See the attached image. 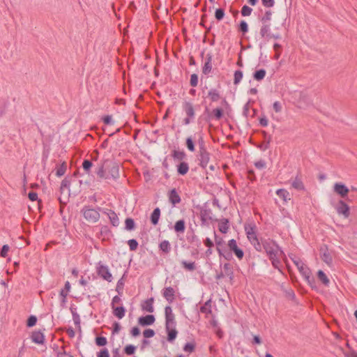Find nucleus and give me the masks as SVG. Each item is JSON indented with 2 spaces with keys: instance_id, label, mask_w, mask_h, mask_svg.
Instances as JSON below:
<instances>
[{
  "instance_id": "nucleus-23",
  "label": "nucleus",
  "mask_w": 357,
  "mask_h": 357,
  "mask_svg": "<svg viewBox=\"0 0 357 357\" xmlns=\"http://www.w3.org/2000/svg\"><path fill=\"white\" fill-rule=\"evenodd\" d=\"M318 280L325 286L328 287L330 284V280L326 274L321 270L317 272Z\"/></svg>"
},
{
  "instance_id": "nucleus-57",
  "label": "nucleus",
  "mask_w": 357,
  "mask_h": 357,
  "mask_svg": "<svg viewBox=\"0 0 357 357\" xmlns=\"http://www.w3.org/2000/svg\"><path fill=\"white\" fill-rule=\"evenodd\" d=\"M97 357H109V354L107 349L105 348L98 354Z\"/></svg>"
},
{
  "instance_id": "nucleus-38",
  "label": "nucleus",
  "mask_w": 357,
  "mask_h": 357,
  "mask_svg": "<svg viewBox=\"0 0 357 357\" xmlns=\"http://www.w3.org/2000/svg\"><path fill=\"white\" fill-rule=\"evenodd\" d=\"M107 340L105 337H97L96 338V344L99 347H103L106 345Z\"/></svg>"
},
{
  "instance_id": "nucleus-60",
  "label": "nucleus",
  "mask_w": 357,
  "mask_h": 357,
  "mask_svg": "<svg viewBox=\"0 0 357 357\" xmlns=\"http://www.w3.org/2000/svg\"><path fill=\"white\" fill-rule=\"evenodd\" d=\"M103 120V122L105 124H107V125H109V124H113L114 122L112 121V118L111 116H105L103 117L102 119Z\"/></svg>"
},
{
  "instance_id": "nucleus-28",
  "label": "nucleus",
  "mask_w": 357,
  "mask_h": 357,
  "mask_svg": "<svg viewBox=\"0 0 357 357\" xmlns=\"http://www.w3.org/2000/svg\"><path fill=\"white\" fill-rule=\"evenodd\" d=\"M266 75V70L264 69H260V70H257L254 73L253 77L257 81H261L265 77Z\"/></svg>"
},
{
  "instance_id": "nucleus-35",
  "label": "nucleus",
  "mask_w": 357,
  "mask_h": 357,
  "mask_svg": "<svg viewBox=\"0 0 357 357\" xmlns=\"http://www.w3.org/2000/svg\"><path fill=\"white\" fill-rule=\"evenodd\" d=\"M281 45L278 43H275L273 45V50L275 51L274 59L278 60L281 56Z\"/></svg>"
},
{
  "instance_id": "nucleus-52",
  "label": "nucleus",
  "mask_w": 357,
  "mask_h": 357,
  "mask_svg": "<svg viewBox=\"0 0 357 357\" xmlns=\"http://www.w3.org/2000/svg\"><path fill=\"white\" fill-rule=\"evenodd\" d=\"M143 335H144V337L150 338V337H152L154 336L155 332L153 330L149 328V329H146L143 332Z\"/></svg>"
},
{
  "instance_id": "nucleus-37",
  "label": "nucleus",
  "mask_w": 357,
  "mask_h": 357,
  "mask_svg": "<svg viewBox=\"0 0 357 357\" xmlns=\"http://www.w3.org/2000/svg\"><path fill=\"white\" fill-rule=\"evenodd\" d=\"M109 218L110 219L111 223L114 226H117L119 225V218L114 212H111L109 214Z\"/></svg>"
},
{
  "instance_id": "nucleus-11",
  "label": "nucleus",
  "mask_w": 357,
  "mask_h": 357,
  "mask_svg": "<svg viewBox=\"0 0 357 357\" xmlns=\"http://www.w3.org/2000/svg\"><path fill=\"white\" fill-rule=\"evenodd\" d=\"M163 297L169 303H172L175 300V290L172 287H166L162 291Z\"/></svg>"
},
{
  "instance_id": "nucleus-27",
  "label": "nucleus",
  "mask_w": 357,
  "mask_h": 357,
  "mask_svg": "<svg viewBox=\"0 0 357 357\" xmlns=\"http://www.w3.org/2000/svg\"><path fill=\"white\" fill-rule=\"evenodd\" d=\"M181 265L183 268L186 271H193L196 269V264L194 261H182Z\"/></svg>"
},
{
  "instance_id": "nucleus-10",
  "label": "nucleus",
  "mask_w": 357,
  "mask_h": 357,
  "mask_svg": "<svg viewBox=\"0 0 357 357\" xmlns=\"http://www.w3.org/2000/svg\"><path fill=\"white\" fill-rule=\"evenodd\" d=\"M228 247L232 251L238 259H242L244 256L243 251L238 248L237 242L234 239H231L228 242Z\"/></svg>"
},
{
  "instance_id": "nucleus-31",
  "label": "nucleus",
  "mask_w": 357,
  "mask_h": 357,
  "mask_svg": "<svg viewBox=\"0 0 357 357\" xmlns=\"http://www.w3.org/2000/svg\"><path fill=\"white\" fill-rule=\"evenodd\" d=\"M159 247H160V249L165 253H168L171 250V246H170L169 242L168 241H165V240L160 243Z\"/></svg>"
},
{
  "instance_id": "nucleus-9",
  "label": "nucleus",
  "mask_w": 357,
  "mask_h": 357,
  "mask_svg": "<svg viewBox=\"0 0 357 357\" xmlns=\"http://www.w3.org/2000/svg\"><path fill=\"white\" fill-rule=\"evenodd\" d=\"M333 191L342 198H345L349 192V188L342 183H335L333 185Z\"/></svg>"
},
{
  "instance_id": "nucleus-1",
  "label": "nucleus",
  "mask_w": 357,
  "mask_h": 357,
  "mask_svg": "<svg viewBox=\"0 0 357 357\" xmlns=\"http://www.w3.org/2000/svg\"><path fill=\"white\" fill-rule=\"evenodd\" d=\"M263 247L271 261L273 266L281 271V261L283 260L286 262V257L283 251L274 241L271 240L265 241L263 243Z\"/></svg>"
},
{
  "instance_id": "nucleus-53",
  "label": "nucleus",
  "mask_w": 357,
  "mask_h": 357,
  "mask_svg": "<svg viewBox=\"0 0 357 357\" xmlns=\"http://www.w3.org/2000/svg\"><path fill=\"white\" fill-rule=\"evenodd\" d=\"M190 82L192 86H196L197 85L198 77L196 74L191 75Z\"/></svg>"
},
{
  "instance_id": "nucleus-8",
  "label": "nucleus",
  "mask_w": 357,
  "mask_h": 357,
  "mask_svg": "<svg viewBox=\"0 0 357 357\" xmlns=\"http://www.w3.org/2000/svg\"><path fill=\"white\" fill-rule=\"evenodd\" d=\"M97 273L100 277L107 282L112 281V275L107 266L100 264L97 268Z\"/></svg>"
},
{
  "instance_id": "nucleus-63",
  "label": "nucleus",
  "mask_w": 357,
  "mask_h": 357,
  "mask_svg": "<svg viewBox=\"0 0 357 357\" xmlns=\"http://www.w3.org/2000/svg\"><path fill=\"white\" fill-rule=\"evenodd\" d=\"M130 333L132 336L136 337L139 335L140 331L139 329L137 327H133L131 329Z\"/></svg>"
},
{
  "instance_id": "nucleus-22",
  "label": "nucleus",
  "mask_w": 357,
  "mask_h": 357,
  "mask_svg": "<svg viewBox=\"0 0 357 357\" xmlns=\"http://www.w3.org/2000/svg\"><path fill=\"white\" fill-rule=\"evenodd\" d=\"M153 298H151L146 300L142 305L143 310L148 312H153Z\"/></svg>"
},
{
  "instance_id": "nucleus-64",
  "label": "nucleus",
  "mask_w": 357,
  "mask_h": 357,
  "mask_svg": "<svg viewBox=\"0 0 357 357\" xmlns=\"http://www.w3.org/2000/svg\"><path fill=\"white\" fill-rule=\"evenodd\" d=\"M97 174L100 178H103L105 176V170L103 166H101L97 172Z\"/></svg>"
},
{
  "instance_id": "nucleus-4",
  "label": "nucleus",
  "mask_w": 357,
  "mask_h": 357,
  "mask_svg": "<svg viewBox=\"0 0 357 357\" xmlns=\"http://www.w3.org/2000/svg\"><path fill=\"white\" fill-rule=\"evenodd\" d=\"M182 109L185 115L183 123L184 125H188L195 117V111L193 104L190 102L185 101L182 104Z\"/></svg>"
},
{
  "instance_id": "nucleus-61",
  "label": "nucleus",
  "mask_w": 357,
  "mask_h": 357,
  "mask_svg": "<svg viewBox=\"0 0 357 357\" xmlns=\"http://www.w3.org/2000/svg\"><path fill=\"white\" fill-rule=\"evenodd\" d=\"M28 197L31 201H36L38 199V194L35 192H30Z\"/></svg>"
},
{
  "instance_id": "nucleus-33",
  "label": "nucleus",
  "mask_w": 357,
  "mask_h": 357,
  "mask_svg": "<svg viewBox=\"0 0 357 357\" xmlns=\"http://www.w3.org/2000/svg\"><path fill=\"white\" fill-rule=\"evenodd\" d=\"M243 72L241 70H236L234 75V84H238L243 79Z\"/></svg>"
},
{
  "instance_id": "nucleus-26",
  "label": "nucleus",
  "mask_w": 357,
  "mask_h": 357,
  "mask_svg": "<svg viewBox=\"0 0 357 357\" xmlns=\"http://www.w3.org/2000/svg\"><path fill=\"white\" fill-rule=\"evenodd\" d=\"M160 216V210L159 208H156L153 210L151 216V220L153 225H156L158 223L159 219Z\"/></svg>"
},
{
  "instance_id": "nucleus-6",
  "label": "nucleus",
  "mask_w": 357,
  "mask_h": 357,
  "mask_svg": "<svg viewBox=\"0 0 357 357\" xmlns=\"http://www.w3.org/2000/svg\"><path fill=\"white\" fill-rule=\"evenodd\" d=\"M335 208L338 215H342L344 218H347L350 215V208L343 200H339L335 206Z\"/></svg>"
},
{
  "instance_id": "nucleus-18",
  "label": "nucleus",
  "mask_w": 357,
  "mask_h": 357,
  "mask_svg": "<svg viewBox=\"0 0 357 357\" xmlns=\"http://www.w3.org/2000/svg\"><path fill=\"white\" fill-rule=\"evenodd\" d=\"M169 200L173 204L176 205L181 202V197L175 189H172L169 193Z\"/></svg>"
},
{
  "instance_id": "nucleus-46",
  "label": "nucleus",
  "mask_w": 357,
  "mask_h": 357,
  "mask_svg": "<svg viewBox=\"0 0 357 357\" xmlns=\"http://www.w3.org/2000/svg\"><path fill=\"white\" fill-rule=\"evenodd\" d=\"M10 250V247L8 245H3L1 250L0 252V256L1 257H6L8 256V253Z\"/></svg>"
},
{
  "instance_id": "nucleus-21",
  "label": "nucleus",
  "mask_w": 357,
  "mask_h": 357,
  "mask_svg": "<svg viewBox=\"0 0 357 357\" xmlns=\"http://www.w3.org/2000/svg\"><path fill=\"white\" fill-rule=\"evenodd\" d=\"M31 340L37 344H43L45 341V337L40 331H35L32 333Z\"/></svg>"
},
{
  "instance_id": "nucleus-5",
  "label": "nucleus",
  "mask_w": 357,
  "mask_h": 357,
  "mask_svg": "<svg viewBox=\"0 0 357 357\" xmlns=\"http://www.w3.org/2000/svg\"><path fill=\"white\" fill-rule=\"evenodd\" d=\"M81 213L84 218L89 222H96L100 218L99 211L89 206L84 207Z\"/></svg>"
},
{
  "instance_id": "nucleus-15",
  "label": "nucleus",
  "mask_w": 357,
  "mask_h": 357,
  "mask_svg": "<svg viewBox=\"0 0 357 357\" xmlns=\"http://www.w3.org/2000/svg\"><path fill=\"white\" fill-rule=\"evenodd\" d=\"M260 35L261 36L262 38H264L266 40H268V39L271 38L272 37L275 38H278V36H272L271 34V28H270L269 24H264L261 26V28L260 29Z\"/></svg>"
},
{
  "instance_id": "nucleus-58",
  "label": "nucleus",
  "mask_w": 357,
  "mask_h": 357,
  "mask_svg": "<svg viewBox=\"0 0 357 357\" xmlns=\"http://www.w3.org/2000/svg\"><path fill=\"white\" fill-rule=\"evenodd\" d=\"M255 166L257 168V169H263L266 166V163L264 160H260L259 161H257L255 162Z\"/></svg>"
},
{
  "instance_id": "nucleus-56",
  "label": "nucleus",
  "mask_w": 357,
  "mask_h": 357,
  "mask_svg": "<svg viewBox=\"0 0 357 357\" xmlns=\"http://www.w3.org/2000/svg\"><path fill=\"white\" fill-rule=\"evenodd\" d=\"M121 303V298L118 296H115L114 297H113L112 301V303H111L112 308L113 307V306H116V305H120Z\"/></svg>"
},
{
  "instance_id": "nucleus-17",
  "label": "nucleus",
  "mask_w": 357,
  "mask_h": 357,
  "mask_svg": "<svg viewBox=\"0 0 357 357\" xmlns=\"http://www.w3.org/2000/svg\"><path fill=\"white\" fill-rule=\"evenodd\" d=\"M155 317L153 315H146L139 318L138 322L142 326H149L154 323Z\"/></svg>"
},
{
  "instance_id": "nucleus-47",
  "label": "nucleus",
  "mask_w": 357,
  "mask_h": 357,
  "mask_svg": "<svg viewBox=\"0 0 357 357\" xmlns=\"http://www.w3.org/2000/svg\"><path fill=\"white\" fill-rule=\"evenodd\" d=\"M135 347L133 346V345H131V344H129V345H127L126 347H125V353L127 354V355H132L135 353Z\"/></svg>"
},
{
  "instance_id": "nucleus-25",
  "label": "nucleus",
  "mask_w": 357,
  "mask_h": 357,
  "mask_svg": "<svg viewBox=\"0 0 357 357\" xmlns=\"http://www.w3.org/2000/svg\"><path fill=\"white\" fill-rule=\"evenodd\" d=\"M189 170V165L187 162H181L178 166H177V171H178V173L181 175H185L188 173Z\"/></svg>"
},
{
  "instance_id": "nucleus-13",
  "label": "nucleus",
  "mask_w": 357,
  "mask_h": 357,
  "mask_svg": "<svg viewBox=\"0 0 357 357\" xmlns=\"http://www.w3.org/2000/svg\"><path fill=\"white\" fill-rule=\"evenodd\" d=\"M291 187L298 191L304 190L305 186L301 176H296L291 181Z\"/></svg>"
},
{
  "instance_id": "nucleus-43",
  "label": "nucleus",
  "mask_w": 357,
  "mask_h": 357,
  "mask_svg": "<svg viewBox=\"0 0 357 357\" xmlns=\"http://www.w3.org/2000/svg\"><path fill=\"white\" fill-rule=\"evenodd\" d=\"M128 244L129 245L130 250L132 251H135L137 250L138 247V243L135 239H130L128 241Z\"/></svg>"
},
{
  "instance_id": "nucleus-24",
  "label": "nucleus",
  "mask_w": 357,
  "mask_h": 357,
  "mask_svg": "<svg viewBox=\"0 0 357 357\" xmlns=\"http://www.w3.org/2000/svg\"><path fill=\"white\" fill-rule=\"evenodd\" d=\"M276 195L280 198H281L284 202H287L288 200L290 199V198H289V193L285 189H278L276 191Z\"/></svg>"
},
{
  "instance_id": "nucleus-42",
  "label": "nucleus",
  "mask_w": 357,
  "mask_h": 357,
  "mask_svg": "<svg viewBox=\"0 0 357 357\" xmlns=\"http://www.w3.org/2000/svg\"><path fill=\"white\" fill-rule=\"evenodd\" d=\"M213 115L216 119H220L222 116L223 112L220 108L214 109L212 112Z\"/></svg>"
},
{
  "instance_id": "nucleus-7",
  "label": "nucleus",
  "mask_w": 357,
  "mask_h": 357,
  "mask_svg": "<svg viewBox=\"0 0 357 357\" xmlns=\"http://www.w3.org/2000/svg\"><path fill=\"white\" fill-rule=\"evenodd\" d=\"M294 264L296 266L300 273L305 277V278L310 282V269L305 265V264L298 258L293 259Z\"/></svg>"
},
{
  "instance_id": "nucleus-59",
  "label": "nucleus",
  "mask_w": 357,
  "mask_h": 357,
  "mask_svg": "<svg viewBox=\"0 0 357 357\" xmlns=\"http://www.w3.org/2000/svg\"><path fill=\"white\" fill-rule=\"evenodd\" d=\"M322 259L324 261H325L326 264H330L332 262V259L329 254L324 253L322 256Z\"/></svg>"
},
{
  "instance_id": "nucleus-48",
  "label": "nucleus",
  "mask_w": 357,
  "mask_h": 357,
  "mask_svg": "<svg viewBox=\"0 0 357 357\" xmlns=\"http://www.w3.org/2000/svg\"><path fill=\"white\" fill-rule=\"evenodd\" d=\"M37 319L35 316H30L27 320L26 325L29 327H32L36 325Z\"/></svg>"
},
{
  "instance_id": "nucleus-39",
  "label": "nucleus",
  "mask_w": 357,
  "mask_h": 357,
  "mask_svg": "<svg viewBox=\"0 0 357 357\" xmlns=\"http://www.w3.org/2000/svg\"><path fill=\"white\" fill-rule=\"evenodd\" d=\"M126 229L128 230H132L135 227V222L132 218H127L125 221Z\"/></svg>"
},
{
  "instance_id": "nucleus-3",
  "label": "nucleus",
  "mask_w": 357,
  "mask_h": 357,
  "mask_svg": "<svg viewBox=\"0 0 357 357\" xmlns=\"http://www.w3.org/2000/svg\"><path fill=\"white\" fill-rule=\"evenodd\" d=\"M248 241L257 250L261 249V244L257 237V229L255 224H246L244 227Z\"/></svg>"
},
{
  "instance_id": "nucleus-14",
  "label": "nucleus",
  "mask_w": 357,
  "mask_h": 357,
  "mask_svg": "<svg viewBox=\"0 0 357 357\" xmlns=\"http://www.w3.org/2000/svg\"><path fill=\"white\" fill-rule=\"evenodd\" d=\"M212 71V56L207 54L204 64L202 68V72L204 75H208Z\"/></svg>"
},
{
  "instance_id": "nucleus-62",
  "label": "nucleus",
  "mask_w": 357,
  "mask_h": 357,
  "mask_svg": "<svg viewBox=\"0 0 357 357\" xmlns=\"http://www.w3.org/2000/svg\"><path fill=\"white\" fill-rule=\"evenodd\" d=\"M204 245L208 247V248H211L213 246V241L208 238H206L204 241Z\"/></svg>"
},
{
  "instance_id": "nucleus-41",
  "label": "nucleus",
  "mask_w": 357,
  "mask_h": 357,
  "mask_svg": "<svg viewBox=\"0 0 357 357\" xmlns=\"http://www.w3.org/2000/svg\"><path fill=\"white\" fill-rule=\"evenodd\" d=\"M252 9L248 6H243L241 9V15L243 16H250L252 13Z\"/></svg>"
},
{
  "instance_id": "nucleus-19",
  "label": "nucleus",
  "mask_w": 357,
  "mask_h": 357,
  "mask_svg": "<svg viewBox=\"0 0 357 357\" xmlns=\"http://www.w3.org/2000/svg\"><path fill=\"white\" fill-rule=\"evenodd\" d=\"M113 314L119 319H121L126 314V309L123 306H113Z\"/></svg>"
},
{
  "instance_id": "nucleus-12",
  "label": "nucleus",
  "mask_w": 357,
  "mask_h": 357,
  "mask_svg": "<svg viewBox=\"0 0 357 357\" xmlns=\"http://www.w3.org/2000/svg\"><path fill=\"white\" fill-rule=\"evenodd\" d=\"M199 157L200 165L202 167H206L210 160V154L204 148H201Z\"/></svg>"
},
{
  "instance_id": "nucleus-32",
  "label": "nucleus",
  "mask_w": 357,
  "mask_h": 357,
  "mask_svg": "<svg viewBox=\"0 0 357 357\" xmlns=\"http://www.w3.org/2000/svg\"><path fill=\"white\" fill-rule=\"evenodd\" d=\"M185 222L183 220H178L174 225V229L177 232H183L185 231Z\"/></svg>"
},
{
  "instance_id": "nucleus-29",
  "label": "nucleus",
  "mask_w": 357,
  "mask_h": 357,
  "mask_svg": "<svg viewBox=\"0 0 357 357\" xmlns=\"http://www.w3.org/2000/svg\"><path fill=\"white\" fill-rule=\"evenodd\" d=\"M208 97L210 98L211 100L213 102L218 101L220 96L219 92L216 89H211L208 91Z\"/></svg>"
},
{
  "instance_id": "nucleus-40",
  "label": "nucleus",
  "mask_w": 357,
  "mask_h": 357,
  "mask_svg": "<svg viewBox=\"0 0 357 357\" xmlns=\"http://www.w3.org/2000/svg\"><path fill=\"white\" fill-rule=\"evenodd\" d=\"M215 241L217 245V251L218 252L220 255H222V253L221 249L220 248V246L222 244L223 240L222 238L218 237L216 234H215Z\"/></svg>"
},
{
  "instance_id": "nucleus-55",
  "label": "nucleus",
  "mask_w": 357,
  "mask_h": 357,
  "mask_svg": "<svg viewBox=\"0 0 357 357\" xmlns=\"http://www.w3.org/2000/svg\"><path fill=\"white\" fill-rule=\"evenodd\" d=\"M239 29L243 33L248 32V24L246 23V22H245V21L241 22L240 25H239Z\"/></svg>"
},
{
  "instance_id": "nucleus-36",
  "label": "nucleus",
  "mask_w": 357,
  "mask_h": 357,
  "mask_svg": "<svg viewBox=\"0 0 357 357\" xmlns=\"http://www.w3.org/2000/svg\"><path fill=\"white\" fill-rule=\"evenodd\" d=\"M195 349V344L194 342H188L183 347V351L187 353H192Z\"/></svg>"
},
{
  "instance_id": "nucleus-30",
  "label": "nucleus",
  "mask_w": 357,
  "mask_h": 357,
  "mask_svg": "<svg viewBox=\"0 0 357 357\" xmlns=\"http://www.w3.org/2000/svg\"><path fill=\"white\" fill-rule=\"evenodd\" d=\"M200 312L206 315L211 313V301H206L203 306L200 308Z\"/></svg>"
},
{
  "instance_id": "nucleus-50",
  "label": "nucleus",
  "mask_w": 357,
  "mask_h": 357,
  "mask_svg": "<svg viewBox=\"0 0 357 357\" xmlns=\"http://www.w3.org/2000/svg\"><path fill=\"white\" fill-rule=\"evenodd\" d=\"M273 108L276 113L280 112L282 109L281 102L279 101H275L273 105Z\"/></svg>"
},
{
  "instance_id": "nucleus-54",
  "label": "nucleus",
  "mask_w": 357,
  "mask_h": 357,
  "mask_svg": "<svg viewBox=\"0 0 357 357\" xmlns=\"http://www.w3.org/2000/svg\"><path fill=\"white\" fill-rule=\"evenodd\" d=\"M82 167L86 172H89L90 168L92 167V162L88 160H85L82 163Z\"/></svg>"
},
{
  "instance_id": "nucleus-49",
  "label": "nucleus",
  "mask_w": 357,
  "mask_h": 357,
  "mask_svg": "<svg viewBox=\"0 0 357 357\" xmlns=\"http://www.w3.org/2000/svg\"><path fill=\"white\" fill-rule=\"evenodd\" d=\"M66 170V166L65 164H63L61 167H59L56 169V176H63L65 174Z\"/></svg>"
},
{
  "instance_id": "nucleus-44",
  "label": "nucleus",
  "mask_w": 357,
  "mask_h": 357,
  "mask_svg": "<svg viewBox=\"0 0 357 357\" xmlns=\"http://www.w3.org/2000/svg\"><path fill=\"white\" fill-rule=\"evenodd\" d=\"M186 146L189 151H190L192 152H193L195 151L194 142L191 137H188L186 139Z\"/></svg>"
},
{
  "instance_id": "nucleus-16",
  "label": "nucleus",
  "mask_w": 357,
  "mask_h": 357,
  "mask_svg": "<svg viewBox=\"0 0 357 357\" xmlns=\"http://www.w3.org/2000/svg\"><path fill=\"white\" fill-rule=\"evenodd\" d=\"M70 291V284L68 281L66 282L64 288L62 289L60 291V296L61 298V302L62 305H64L66 303V298L68 295V293Z\"/></svg>"
},
{
  "instance_id": "nucleus-34",
  "label": "nucleus",
  "mask_w": 357,
  "mask_h": 357,
  "mask_svg": "<svg viewBox=\"0 0 357 357\" xmlns=\"http://www.w3.org/2000/svg\"><path fill=\"white\" fill-rule=\"evenodd\" d=\"M172 156L175 160H183L185 158L186 155L183 151L175 150L172 153Z\"/></svg>"
},
{
  "instance_id": "nucleus-20",
  "label": "nucleus",
  "mask_w": 357,
  "mask_h": 357,
  "mask_svg": "<svg viewBox=\"0 0 357 357\" xmlns=\"http://www.w3.org/2000/svg\"><path fill=\"white\" fill-rule=\"evenodd\" d=\"M229 229V221L227 219L223 218L218 222V229L222 234L227 233Z\"/></svg>"
},
{
  "instance_id": "nucleus-51",
  "label": "nucleus",
  "mask_w": 357,
  "mask_h": 357,
  "mask_svg": "<svg viewBox=\"0 0 357 357\" xmlns=\"http://www.w3.org/2000/svg\"><path fill=\"white\" fill-rule=\"evenodd\" d=\"M261 3L266 8H272L275 5V0H261Z\"/></svg>"
},
{
  "instance_id": "nucleus-2",
  "label": "nucleus",
  "mask_w": 357,
  "mask_h": 357,
  "mask_svg": "<svg viewBox=\"0 0 357 357\" xmlns=\"http://www.w3.org/2000/svg\"><path fill=\"white\" fill-rule=\"evenodd\" d=\"M165 328L167 333V340L169 342H172L175 340L178 333L176 329L175 317L170 306H167L165 307Z\"/></svg>"
},
{
  "instance_id": "nucleus-45",
  "label": "nucleus",
  "mask_w": 357,
  "mask_h": 357,
  "mask_svg": "<svg viewBox=\"0 0 357 357\" xmlns=\"http://www.w3.org/2000/svg\"><path fill=\"white\" fill-rule=\"evenodd\" d=\"M225 16V11L222 8H218L215 10V17L218 20H221Z\"/></svg>"
}]
</instances>
